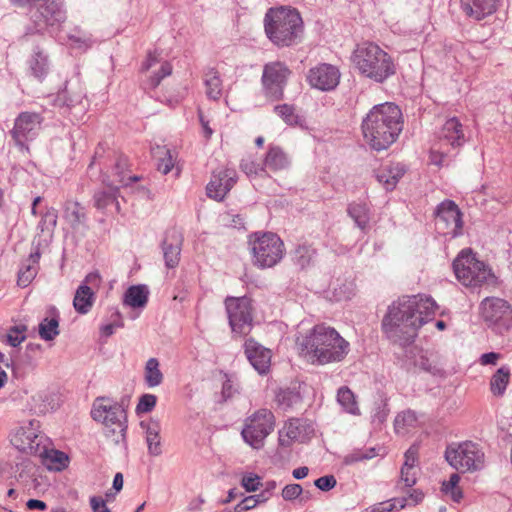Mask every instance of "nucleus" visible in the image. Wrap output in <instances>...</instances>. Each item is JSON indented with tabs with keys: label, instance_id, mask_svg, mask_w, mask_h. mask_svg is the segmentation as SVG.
<instances>
[{
	"label": "nucleus",
	"instance_id": "36",
	"mask_svg": "<svg viewBox=\"0 0 512 512\" xmlns=\"http://www.w3.org/2000/svg\"><path fill=\"white\" fill-rule=\"evenodd\" d=\"M337 402L345 412L352 415L360 414L355 395L347 386H342L338 389Z\"/></svg>",
	"mask_w": 512,
	"mask_h": 512
},
{
	"label": "nucleus",
	"instance_id": "4",
	"mask_svg": "<svg viewBox=\"0 0 512 512\" xmlns=\"http://www.w3.org/2000/svg\"><path fill=\"white\" fill-rule=\"evenodd\" d=\"M265 33L277 46L296 44L303 33V21L296 9L290 7L270 8L264 18Z\"/></svg>",
	"mask_w": 512,
	"mask_h": 512
},
{
	"label": "nucleus",
	"instance_id": "56",
	"mask_svg": "<svg viewBox=\"0 0 512 512\" xmlns=\"http://www.w3.org/2000/svg\"><path fill=\"white\" fill-rule=\"evenodd\" d=\"M405 461L402 468L405 469H416V465L418 462V447L416 445H412L404 454Z\"/></svg>",
	"mask_w": 512,
	"mask_h": 512
},
{
	"label": "nucleus",
	"instance_id": "28",
	"mask_svg": "<svg viewBox=\"0 0 512 512\" xmlns=\"http://www.w3.org/2000/svg\"><path fill=\"white\" fill-rule=\"evenodd\" d=\"M441 141L450 144L452 147L461 146L465 139L462 124L455 117L448 119L442 127Z\"/></svg>",
	"mask_w": 512,
	"mask_h": 512
},
{
	"label": "nucleus",
	"instance_id": "62",
	"mask_svg": "<svg viewBox=\"0 0 512 512\" xmlns=\"http://www.w3.org/2000/svg\"><path fill=\"white\" fill-rule=\"evenodd\" d=\"M90 506L93 512H111L106 501L100 496L90 497Z\"/></svg>",
	"mask_w": 512,
	"mask_h": 512
},
{
	"label": "nucleus",
	"instance_id": "47",
	"mask_svg": "<svg viewBox=\"0 0 512 512\" xmlns=\"http://www.w3.org/2000/svg\"><path fill=\"white\" fill-rule=\"evenodd\" d=\"M375 456H376L375 448H369V449H365V450L356 449L344 457L343 463L345 465H352V464L360 462V461L372 459Z\"/></svg>",
	"mask_w": 512,
	"mask_h": 512
},
{
	"label": "nucleus",
	"instance_id": "63",
	"mask_svg": "<svg viewBox=\"0 0 512 512\" xmlns=\"http://www.w3.org/2000/svg\"><path fill=\"white\" fill-rule=\"evenodd\" d=\"M500 358V354L495 352L485 353L481 356L480 362L482 365H495Z\"/></svg>",
	"mask_w": 512,
	"mask_h": 512
},
{
	"label": "nucleus",
	"instance_id": "13",
	"mask_svg": "<svg viewBox=\"0 0 512 512\" xmlns=\"http://www.w3.org/2000/svg\"><path fill=\"white\" fill-rule=\"evenodd\" d=\"M30 13L37 32L47 27L59 26L66 20V10L62 0H38Z\"/></svg>",
	"mask_w": 512,
	"mask_h": 512
},
{
	"label": "nucleus",
	"instance_id": "18",
	"mask_svg": "<svg viewBox=\"0 0 512 512\" xmlns=\"http://www.w3.org/2000/svg\"><path fill=\"white\" fill-rule=\"evenodd\" d=\"M436 224L445 226L447 231L444 234L457 237L462 234L463 220L462 213L458 206L451 200L443 201L436 211Z\"/></svg>",
	"mask_w": 512,
	"mask_h": 512
},
{
	"label": "nucleus",
	"instance_id": "19",
	"mask_svg": "<svg viewBox=\"0 0 512 512\" xmlns=\"http://www.w3.org/2000/svg\"><path fill=\"white\" fill-rule=\"evenodd\" d=\"M41 117L36 113L24 112L15 120L12 136L19 146H24L26 141L32 140L38 134Z\"/></svg>",
	"mask_w": 512,
	"mask_h": 512
},
{
	"label": "nucleus",
	"instance_id": "8",
	"mask_svg": "<svg viewBox=\"0 0 512 512\" xmlns=\"http://www.w3.org/2000/svg\"><path fill=\"white\" fill-rule=\"evenodd\" d=\"M253 263L260 268L275 266L284 255V243L274 233L255 234L250 240Z\"/></svg>",
	"mask_w": 512,
	"mask_h": 512
},
{
	"label": "nucleus",
	"instance_id": "37",
	"mask_svg": "<svg viewBox=\"0 0 512 512\" xmlns=\"http://www.w3.org/2000/svg\"><path fill=\"white\" fill-rule=\"evenodd\" d=\"M159 365V361L156 358H150L146 362L144 377L148 387H156L163 382V374L159 369Z\"/></svg>",
	"mask_w": 512,
	"mask_h": 512
},
{
	"label": "nucleus",
	"instance_id": "40",
	"mask_svg": "<svg viewBox=\"0 0 512 512\" xmlns=\"http://www.w3.org/2000/svg\"><path fill=\"white\" fill-rule=\"evenodd\" d=\"M315 250L309 245H299L292 254V260L300 268H306L315 257Z\"/></svg>",
	"mask_w": 512,
	"mask_h": 512
},
{
	"label": "nucleus",
	"instance_id": "35",
	"mask_svg": "<svg viewBox=\"0 0 512 512\" xmlns=\"http://www.w3.org/2000/svg\"><path fill=\"white\" fill-rule=\"evenodd\" d=\"M275 400L278 407L284 411L293 409L302 402L300 393L289 388L279 389L276 393Z\"/></svg>",
	"mask_w": 512,
	"mask_h": 512
},
{
	"label": "nucleus",
	"instance_id": "60",
	"mask_svg": "<svg viewBox=\"0 0 512 512\" xmlns=\"http://www.w3.org/2000/svg\"><path fill=\"white\" fill-rule=\"evenodd\" d=\"M401 481L406 487H412L417 481V469L401 468Z\"/></svg>",
	"mask_w": 512,
	"mask_h": 512
},
{
	"label": "nucleus",
	"instance_id": "1",
	"mask_svg": "<svg viewBox=\"0 0 512 512\" xmlns=\"http://www.w3.org/2000/svg\"><path fill=\"white\" fill-rule=\"evenodd\" d=\"M436 308L430 296H402L388 307L382 321L383 331L392 342L406 346L414 341L418 330L434 317Z\"/></svg>",
	"mask_w": 512,
	"mask_h": 512
},
{
	"label": "nucleus",
	"instance_id": "7",
	"mask_svg": "<svg viewBox=\"0 0 512 512\" xmlns=\"http://www.w3.org/2000/svg\"><path fill=\"white\" fill-rule=\"evenodd\" d=\"M91 416L104 425L106 435L112 437L115 444L125 440L126 413L120 404L105 397L97 398L93 403Z\"/></svg>",
	"mask_w": 512,
	"mask_h": 512
},
{
	"label": "nucleus",
	"instance_id": "48",
	"mask_svg": "<svg viewBox=\"0 0 512 512\" xmlns=\"http://www.w3.org/2000/svg\"><path fill=\"white\" fill-rule=\"evenodd\" d=\"M68 37L71 45L75 48L87 49L92 45L91 35L81 29H75Z\"/></svg>",
	"mask_w": 512,
	"mask_h": 512
},
{
	"label": "nucleus",
	"instance_id": "12",
	"mask_svg": "<svg viewBox=\"0 0 512 512\" xmlns=\"http://www.w3.org/2000/svg\"><path fill=\"white\" fill-rule=\"evenodd\" d=\"M224 304L232 332L247 335L253 327L251 300L247 297L228 296Z\"/></svg>",
	"mask_w": 512,
	"mask_h": 512
},
{
	"label": "nucleus",
	"instance_id": "54",
	"mask_svg": "<svg viewBox=\"0 0 512 512\" xmlns=\"http://www.w3.org/2000/svg\"><path fill=\"white\" fill-rule=\"evenodd\" d=\"M415 365L420 369L429 372L433 375L441 374L442 370L438 367L437 364L432 362L429 358L424 355H421L415 362Z\"/></svg>",
	"mask_w": 512,
	"mask_h": 512
},
{
	"label": "nucleus",
	"instance_id": "23",
	"mask_svg": "<svg viewBox=\"0 0 512 512\" xmlns=\"http://www.w3.org/2000/svg\"><path fill=\"white\" fill-rule=\"evenodd\" d=\"M183 237L176 230L168 232L162 242L163 257L167 268H175L180 261Z\"/></svg>",
	"mask_w": 512,
	"mask_h": 512
},
{
	"label": "nucleus",
	"instance_id": "44",
	"mask_svg": "<svg viewBox=\"0 0 512 512\" xmlns=\"http://www.w3.org/2000/svg\"><path fill=\"white\" fill-rule=\"evenodd\" d=\"M154 154L159 158L157 164L158 171H160L163 175L168 174L174 167V159L171 151L166 147L157 146Z\"/></svg>",
	"mask_w": 512,
	"mask_h": 512
},
{
	"label": "nucleus",
	"instance_id": "21",
	"mask_svg": "<svg viewBox=\"0 0 512 512\" xmlns=\"http://www.w3.org/2000/svg\"><path fill=\"white\" fill-rule=\"evenodd\" d=\"M340 79L338 69L330 64H321L309 71L308 81L311 86L320 90L334 89Z\"/></svg>",
	"mask_w": 512,
	"mask_h": 512
},
{
	"label": "nucleus",
	"instance_id": "26",
	"mask_svg": "<svg viewBox=\"0 0 512 512\" xmlns=\"http://www.w3.org/2000/svg\"><path fill=\"white\" fill-rule=\"evenodd\" d=\"M287 439L280 435L279 443L288 447L292 440H298L313 431L311 425L306 420L299 418L290 419L284 427Z\"/></svg>",
	"mask_w": 512,
	"mask_h": 512
},
{
	"label": "nucleus",
	"instance_id": "22",
	"mask_svg": "<svg viewBox=\"0 0 512 512\" xmlns=\"http://www.w3.org/2000/svg\"><path fill=\"white\" fill-rule=\"evenodd\" d=\"M245 354L247 359L259 374H266L271 364V351L254 339L245 341Z\"/></svg>",
	"mask_w": 512,
	"mask_h": 512
},
{
	"label": "nucleus",
	"instance_id": "14",
	"mask_svg": "<svg viewBox=\"0 0 512 512\" xmlns=\"http://www.w3.org/2000/svg\"><path fill=\"white\" fill-rule=\"evenodd\" d=\"M480 311L484 321L500 331L507 330L512 325V307L504 299L486 297L480 304Z\"/></svg>",
	"mask_w": 512,
	"mask_h": 512
},
{
	"label": "nucleus",
	"instance_id": "42",
	"mask_svg": "<svg viewBox=\"0 0 512 512\" xmlns=\"http://www.w3.org/2000/svg\"><path fill=\"white\" fill-rule=\"evenodd\" d=\"M240 169L249 177H268L264 163L260 164L251 157L241 160Z\"/></svg>",
	"mask_w": 512,
	"mask_h": 512
},
{
	"label": "nucleus",
	"instance_id": "9",
	"mask_svg": "<svg viewBox=\"0 0 512 512\" xmlns=\"http://www.w3.org/2000/svg\"><path fill=\"white\" fill-rule=\"evenodd\" d=\"M445 459L460 472H473L484 466V452L471 441L449 445L445 451Z\"/></svg>",
	"mask_w": 512,
	"mask_h": 512
},
{
	"label": "nucleus",
	"instance_id": "38",
	"mask_svg": "<svg viewBox=\"0 0 512 512\" xmlns=\"http://www.w3.org/2000/svg\"><path fill=\"white\" fill-rule=\"evenodd\" d=\"M509 377L510 369L508 367L499 368L491 378V392L497 396L503 395L509 383Z\"/></svg>",
	"mask_w": 512,
	"mask_h": 512
},
{
	"label": "nucleus",
	"instance_id": "43",
	"mask_svg": "<svg viewBox=\"0 0 512 512\" xmlns=\"http://www.w3.org/2000/svg\"><path fill=\"white\" fill-rule=\"evenodd\" d=\"M30 69L33 75L39 79L45 76L48 72V59L40 50H35L30 60Z\"/></svg>",
	"mask_w": 512,
	"mask_h": 512
},
{
	"label": "nucleus",
	"instance_id": "11",
	"mask_svg": "<svg viewBox=\"0 0 512 512\" xmlns=\"http://www.w3.org/2000/svg\"><path fill=\"white\" fill-rule=\"evenodd\" d=\"M45 442L46 437L40 433L39 422L36 420L19 427L11 437V443L16 449L30 455H46L48 449Z\"/></svg>",
	"mask_w": 512,
	"mask_h": 512
},
{
	"label": "nucleus",
	"instance_id": "41",
	"mask_svg": "<svg viewBox=\"0 0 512 512\" xmlns=\"http://www.w3.org/2000/svg\"><path fill=\"white\" fill-rule=\"evenodd\" d=\"M417 422L415 412L411 410L399 413L394 420V428L397 434H405L409 428L414 427Z\"/></svg>",
	"mask_w": 512,
	"mask_h": 512
},
{
	"label": "nucleus",
	"instance_id": "51",
	"mask_svg": "<svg viewBox=\"0 0 512 512\" xmlns=\"http://www.w3.org/2000/svg\"><path fill=\"white\" fill-rule=\"evenodd\" d=\"M57 225V212L54 209H50L46 211L44 215H42L39 226L42 231H52Z\"/></svg>",
	"mask_w": 512,
	"mask_h": 512
},
{
	"label": "nucleus",
	"instance_id": "27",
	"mask_svg": "<svg viewBox=\"0 0 512 512\" xmlns=\"http://www.w3.org/2000/svg\"><path fill=\"white\" fill-rule=\"evenodd\" d=\"M404 174V167L400 164H395L382 167L376 171L375 177L387 191H391L396 187L398 181Z\"/></svg>",
	"mask_w": 512,
	"mask_h": 512
},
{
	"label": "nucleus",
	"instance_id": "2",
	"mask_svg": "<svg viewBox=\"0 0 512 512\" xmlns=\"http://www.w3.org/2000/svg\"><path fill=\"white\" fill-rule=\"evenodd\" d=\"M403 129L402 112L391 102L373 106L361 123V131L367 145L382 151L390 147Z\"/></svg>",
	"mask_w": 512,
	"mask_h": 512
},
{
	"label": "nucleus",
	"instance_id": "25",
	"mask_svg": "<svg viewBox=\"0 0 512 512\" xmlns=\"http://www.w3.org/2000/svg\"><path fill=\"white\" fill-rule=\"evenodd\" d=\"M497 0H461V7L467 16L481 20L496 11Z\"/></svg>",
	"mask_w": 512,
	"mask_h": 512
},
{
	"label": "nucleus",
	"instance_id": "3",
	"mask_svg": "<svg viewBox=\"0 0 512 512\" xmlns=\"http://www.w3.org/2000/svg\"><path fill=\"white\" fill-rule=\"evenodd\" d=\"M297 344L312 363L321 365L342 361L349 352V343L334 328L323 324L298 337Z\"/></svg>",
	"mask_w": 512,
	"mask_h": 512
},
{
	"label": "nucleus",
	"instance_id": "52",
	"mask_svg": "<svg viewBox=\"0 0 512 512\" xmlns=\"http://www.w3.org/2000/svg\"><path fill=\"white\" fill-rule=\"evenodd\" d=\"M241 485L247 492H255L262 485L261 478L256 474L249 473L242 477Z\"/></svg>",
	"mask_w": 512,
	"mask_h": 512
},
{
	"label": "nucleus",
	"instance_id": "29",
	"mask_svg": "<svg viewBox=\"0 0 512 512\" xmlns=\"http://www.w3.org/2000/svg\"><path fill=\"white\" fill-rule=\"evenodd\" d=\"M40 253H31L29 258L22 264L18 273V285L27 287L38 273V262Z\"/></svg>",
	"mask_w": 512,
	"mask_h": 512
},
{
	"label": "nucleus",
	"instance_id": "58",
	"mask_svg": "<svg viewBox=\"0 0 512 512\" xmlns=\"http://www.w3.org/2000/svg\"><path fill=\"white\" fill-rule=\"evenodd\" d=\"M302 487L299 484H288L286 485L282 490V497L287 500L291 501L299 497L302 493Z\"/></svg>",
	"mask_w": 512,
	"mask_h": 512
},
{
	"label": "nucleus",
	"instance_id": "57",
	"mask_svg": "<svg viewBox=\"0 0 512 512\" xmlns=\"http://www.w3.org/2000/svg\"><path fill=\"white\" fill-rule=\"evenodd\" d=\"M337 484L336 478L333 475H325L315 480L314 485L322 490L329 491L333 489Z\"/></svg>",
	"mask_w": 512,
	"mask_h": 512
},
{
	"label": "nucleus",
	"instance_id": "55",
	"mask_svg": "<svg viewBox=\"0 0 512 512\" xmlns=\"http://www.w3.org/2000/svg\"><path fill=\"white\" fill-rule=\"evenodd\" d=\"M172 73V66L168 62H164L161 65L160 71L153 75L149 80V86L156 88L163 78L169 76Z\"/></svg>",
	"mask_w": 512,
	"mask_h": 512
},
{
	"label": "nucleus",
	"instance_id": "30",
	"mask_svg": "<svg viewBox=\"0 0 512 512\" xmlns=\"http://www.w3.org/2000/svg\"><path fill=\"white\" fill-rule=\"evenodd\" d=\"M348 215L354 220L356 226L362 231L369 227L371 219L370 208L364 202H353L348 205Z\"/></svg>",
	"mask_w": 512,
	"mask_h": 512
},
{
	"label": "nucleus",
	"instance_id": "39",
	"mask_svg": "<svg viewBox=\"0 0 512 512\" xmlns=\"http://www.w3.org/2000/svg\"><path fill=\"white\" fill-rule=\"evenodd\" d=\"M118 186L110 184L107 190L98 191L94 194V205L99 210L106 209L116 202Z\"/></svg>",
	"mask_w": 512,
	"mask_h": 512
},
{
	"label": "nucleus",
	"instance_id": "20",
	"mask_svg": "<svg viewBox=\"0 0 512 512\" xmlns=\"http://www.w3.org/2000/svg\"><path fill=\"white\" fill-rule=\"evenodd\" d=\"M237 182V173L234 169H220L213 172L206 191L208 197L221 201Z\"/></svg>",
	"mask_w": 512,
	"mask_h": 512
},
{
	"label": "nucleus",
	"instance_id": "24",
	"mask_svg": "<svg viewBox=\"0 0 512 512\" xmlns=\"http://www.w3.org/2000/svg\"><path fill=\"white\" fill-rule=\"evenodd\" d=\"M141 428L145 432L148 453L151 456H159L162 453L161 446V425L158 419L150 418L148 421H141Z\"/></svg>",
	"mask_w": 512,
	"mask_h": 512
},
{
	"label": "nucleus",
	"instance_id": "45",
	"mask_svg": "<svg viewBox=\"0 0 512 512\" xmlns=\"http://www.w3.org/2000/svg\"><path fill=\"white\" fill-rule=\"evenodd\" d=\"M59 323L55 318H45L39 324V335L43 340H53L59 334Z\"/></svg>",
	"mask_w": 512,
	"mask_h": 512
},
{
	"label": "nucleus",
	"instance_id": "49",
	"mask_svg": "<svg viewBox=\"0 0 512 512\" xmlns=\"http://www.w3.org/2000/svg\"><path fill=\"white\" fill-rule=\"evenodd\" d=\"M274 111L286 124L295 125L298 123V115L295 113V108L292 105H277L274 107Z\"/></svg>",
	"mask_w": 512,
	"mask_h": 512
},
{
	"label": "nucleus",
	"instance_id": "10",
	"mask_svg": "<svg viewBox=\"0 0 512 512\" xmlns=\"http://www.w3.org/2000/svg\"><path fill=\"white\" fill-rule=\"evenodd\" d=\"M274 429V415L268 409H259L246 419L242 437L253 448L263 446L265 438Z\"/></svg>",
	"mask_w": 512,
	"mask_h": 512
},
{
	"label": "nucleus",
	"instance_id": "6",
	"mask_svg": "<svg viewBox=\"0 0 512 512\" xmlns=\"http://www.w3.org/2000/svg\"><path fill=\"white\" fill-rule=\"evenodd\" d=\"M457 280L466 287H480L495 284L496 277L491 268L476 258L471 249H463L453 261Z\"/></svg>",
	"mask_w": 512,
	"mask_h": 512
},
{
	"label": "nucleus",
	"instance_id": "33",
	"mask_svg": "<svg viewBox=\"0 0 512 512\" xmlns=\"http://www.w3.org/2000/svg\"><path fill=\"white\" fill-rule=\"evenodd\" d=\"M290 164L287 154L279 146H270L264 159L265 169L279 171L286 169Z\"/></svg>",
	"mask_w": 512,
	"mask_h": 512
},
{
	"label": "nucleus",
	"instance_id": "61",
	"mask_svg": "<svg viewBox=\"0 0 512 512\" xmlns=\"http://www.w3.org/2000/svg\"><path fill=\"white\" fill-rule=\"evenodd\" d=\"M396 509V503L391 500L377 503L367 509L365 512H390Z\"/></svg>",
	"mask_w": 512,
	"mask_h": 512
},
{
	"label": "nucleus",
	"instance_id": "50",
	"mask_svg": "<svg viewBox=\"0 0 512 512\" xmlns=\"http://www.w3.org/2000/svg\"><path fill=\"white\" fill-rule=\"evenodd\" d=\"M157 403V397L153 394H144L140 397L136 407L137 414L148 413L153 410Z\"/></svg>",
	"mask_w": 512,
	"mask_h": 512
},
{
	"label": "nucleus",
	"instance_id": "15",
	"mask_svg": "<svg viewBox=\"0 0 512 512\" xmlns=\"http://www.w3.org/2000/svg\"><path fill=\"white\" fill-rule=\"evenodd\" d=\"M289 74V69L281 62L266 64L262 76L266 95L273 100L281 99Z\"/></svg>",
	"mask_w": 512,
	"mask_h": 512
},
{
	"label": "nucleus",
	"instance_id": "34",
	"mask_svg": "<svg viewBox=\"0 0 512 512\" xmlns=\"http://www.w3.org/2000/svg\"><path fill=\"white\" fill-rule=\"evenodd\" d=\"M206 95L213 100H218L222 94V81L214 68H209L204 74Z\"/></svg>",
	"mask_w": 512,
	"mask_h": 512
},
{
	"label": "nucleus",
	"instance_id": "5",
	"mask_svg": "<svg viewBox=\"0 0 512 512\" xmlns=\"http://www.w3.org/2000/svg\"><path fill=\"white\" fill-rule=\"evenodd\" d=\"M351 60L363 76L378 83L384 82L396 72L391 56L372 42L358 44Z\"/></svg>",
	"mask_w": 512,
	"mask_h": 512
},
{
	"label": "nucleus",
	"instance_id": "59",
	"mask_svg": "<svg viewBox=\"0 0 512 512\" xmlns=\"http://www.w3.org/2000/svg\"><path fill=\"white\" fill-rule=\"evenodd\" d=\"M127 166V159L124 157H119L116 164H115V174L117 176V180H113L112 183L114 184H126L125 183V177H124V169Z\"/></svg>",
	"mask_w": 512,
	"mask_h": 512
},
{
	"label": "nucleus",
	"instance_id": "16",
	"mask_svg": "<svg viewBox=\"0 0 512 512\" xmlns=\"http://www.w3.org/2000/svg\"><path fill=\"white\" fill-rule=\"evenodd\" d=\"M86 93L80 83H71L59 91L53 98V105L59 108L62 113H70L73 110L83 112L86 110Z\"/></svg>",
	"mask_w": 512,
	"mask_h": 512
},
{
	"label": "nucleus",
	"instance_id": "31",
	"mask_svg": "<svg viewBox=\"0 0 512 512\" xmlns=\"http://www.w3.org/2000/svg\"><path fill=\"white\" fill-rule=\"evenodd\" d=\"M149 291L145 285L130 286L123 298V303L132 308H144L148 302Z\"/></svg>",
	"mask_w": 512,
	"mask_h": 512
},
{
	"label": "nucleus",
	"instance_id": "64",
	"mask_svg": "<svg viewBox=\"0 0 512 512\" xmlns=\"http://www.w3.org/2000/svg\"><path fill=\"white\" fill-rule=\"evenodd\" d=\"M198 116H199V121H200L202 129H203L204 137L206 139H210L213 134V130L209 126V121L204 118L201 111H199Z\"/></svg>",
	"mask_w": 512,
	"mask_h": 512
},
{
	"label": "nucleus",
	"instance_id": "46",
	"mask_svg": "<svg viewBox=\"0 0 512 512\" xmlns=\"http://www.w3.org/2000/svg\"><path fill=\"white\" fill-rule=\"evenodd\" d=\"M460 476L457 473L451 474L447 482H443L442 491L446 494H450L451 498L455 502H459L462 499V491L458 487Z\"/></svg>",
	"mask_w": 512,
	"mask_h": 512
},
{
	"label": "nucleus",
	"instance_id": "53",
	"mask_svg": "<svg viewBox=\"0 0 512 512\" xmlns=\"http://www.w3.org/2000/svg\"><path fill=\"white\" fill-rule=\"evenodd\" d=\"M114 316L117 318V321H110L109 323L101 326L100 333L104 337L111 336L116 328H121L124 326V322L122 316L119 311H114Z\"/></svg>",
	"mask_w": 512,
	"mask_h": 512
},
{
	"label": "nucleus",
	"instance_id": "32",
	"mask_svg": "<svg viewBox=\"0 0 512 512\" xmlns=\"http://www.w3.org/2000/svg\"><path fill=\"white\" fill-rule=\"evenodd\" d=\"M64 219L72 229L77 230L85 225L86 213L84 207L78 202L67 201L64 206Z\"/></svg>",
	"mask_w": 512,
	"mask_h": 512
},
{
	"label": "nucleus",
	"instance_id": "17",
	"mask_svg": "<svg viewBox=\"0 0 512 512\" xmlns=\"http://www.w3.org/2000/svg\"><path fill=\"white\" fill-rule=\"evenodd\" d=\"M100 284L99 273L92 272L79 285L73 299V306L79 314H87L92 309L96 300L95 292Z\"/></svg>",
	"mask_w": 512,
	"mask_h": 512
}]
</instances>
